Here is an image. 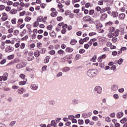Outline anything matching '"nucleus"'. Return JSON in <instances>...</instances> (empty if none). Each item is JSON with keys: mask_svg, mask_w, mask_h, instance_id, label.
Listing matches in <instances>:
<instances>
[{"mask_svg": "<svg viewBox=\"0 0 127 127\" xmlns=\"http://www.w3.org/2000/svg\"><path fill=\"white\" fill-rule=\"evenodd\" d=\"M75 118V116H73V115H70L68 116V119L69 120H73V119Z\"/></svg>", "mask_w": 127, "mask_h": 127, "instance_id": "obj_59", "label": "nucleus"}, {"mask_svg": "<svg viewBox=\"0 0 127 127\" xmlns=\"http://www.w3.org/2000/svg\"><path fill=\"white\" fill-rule=\"evenodd\" d=\"M40 52L41 53V54H44L46 53V49L45 48L41 49Z\"/></svg>", "mask_w": 127, "mask_h": 127, "instance_id": "obj_27", "label": "nucleus"}, {"mask_svg": "<svg viewBox=\"0 0 127 127\" xmlns=\"http://www.w3.org/2000/svg\"><path fill=\"white\" fill-rule=\"evenodd\" d=\"M13 5L15 6V7H16L19 5V2H15L13 4Z\"/></svg>", "mask_w": 127, "mask_h": 127, "instance_id": "obj_51", "label": "nucleus"}, {"mask_svg": "<svg viewBox=\"0 0 127 127\" xmlns=\"http://www.w3.org/2000/svg\"><path fill=\"white\" fill-rule=\"evenodd\" d=\"M37 21L38 22H41V21H43V17H42V16L39 17Z\"/></svg>", "mask_w": 127, "mask_h": 127, "instance_id": "obj_35", "label": "nucleus"}, {"mask_svg": "<svg viewBox=\"0 0 127 127\" xmlns=\"http://www.w3.org/2000/svg\"><path fill=\"white\" fill-rule=\"evenodd\" d=\"M106 57H107V56H106L105 54L103 55L102 56H100L98 58V62H102V59H105V58H106Z\"/></svg>", "mask_w": 127, "mask_h": 127, "instance_id": "obj_12", "label": "nucleus"}, {"mask_svg": "<svg viewBox=\"0 0 127 127\" xmlns=\"http://www.w3.org/2000/svg\"><path fill=\"white\" fill-rule=\"evenodd\" d=\"M112 54L113 55V56H116V55L118 54V52L116 51H113L112 52Z\"/></svg>", "mask_w": 127, "mask_h": 127, "instance_id": "obj_61", "label": "nucleus"}, {"mask_svg": "<svg viewBox=\"0 0 127 127\" xmlns=\"http://www.w3.org/2000/svg\"><path fill=\"white\" fill-rule=\"evenodd\" d=\"M5 62H6V60L5 59H4L0 62V64H1V65H3V64H4Z\"/></svg>", "mask_w": 127, "mask_h": 127, "instance_id": "obj_56", "label": "nucleus"}, {"mask_svg": "<svg viewBox=\"0 0 127 127\" xmlns=\"http://www.w3.org/2000/svg\"><path fill=\"white\" fill-rule=\"evenodd\" d=\"M25 13H26V12L25 11H23L22 12H20L19 16H23Z\"/></svg>", "mask_w": 127, "mask_h": 127, "instance_id": "obj_48", "label": "nucleus"}, {"mask_svg": "<svg viewBox=\"0 0 127 127\" xmlns=\"http://www.w3.org/2000/svg\"><path fill=\"white\" fill-rule=\"evenodd\" d=\"M38 25H39V23H38V21L37 20V21L34 23V27H37Z\"/></svg>", "mask_w": 127, "mask_h": 127, "instance_id": "obj_49", "label": "nucleus"}, {"mask_svg": "<svg viewBox=\"0 0 127 127\" xmlns=\"http://www.w3.org/2000/svg\"><path fill=\"white\" fill-rule=\"evenodd\" d=\"M94 91L97 92V94H101L102 93V87L100 86H96L94 88Z\"/></svg>", "mask_w": 127, "mask_h": 127, "instance_id": "obj_5", "label": "nucleus"}, {"mask_svg": "<svg viewBox=\"0 0 127 127\" xmlns=\"http://www.w3.org/2000/svg\"><path fill=\"white\" fill-rule=\"evenodd\" d=\"M62 19H63L62 16H59L57 18V20H58V21H61Z\"/></svg>", "mask_w": 127, "mask_h": 127, "instance_id": "obj_55", "label": "nucleus"}, {"mask_svg": "<svg viewBox=\"0 0 127 127\" xmlns=\"http://www.w3.org/2000/svg\"><path fill=\"white\" fill-rule=\"evenodd\" d=\"M27 39H28V36L27 35H26L25 37L21 38L22 41L27 40Z\"/></svg>", "mask_w": 127, "mask_h": 127, "instance_id": "obj_44", "label": "nucleus"}, {"mask_svg": "<svg viewBox=\"0 0 127 127\" xmlns=\"http://www.w3.org/2000/svg\"><path fill=\"white\" fill-rule=\"evenodd\" d=\"M70 0H68L65 1V4L66 5H70Z\"/></svg>", "mask_w": 127, "mask_h": 127, "instance_id": "obj_64", "label": "nucleus"}, {"mask_svg": "<svg viewBox=\"0 0 127 127\" xmlns=\"http://www.w3.org/2000/svg\"><path fill=\"white\" fill-rule=\"evenodd\" d=\"M85 51H86L84 49H82L79 50V53H80V54H83V53H85Z\"/></svg>", "mask_w": 127, "mask_h": 127, "instance_id": "obj_50", "label": "nucleus"}, {"mask_svg": "<svg viewBox=\"0 0 127 127\" xmlns=\"http://www.w3.org/2000/svg\"><path fill=\"white\" fill-rule=\"evenodd\" d=\"M8 74L7 72H5L3 74V76L0 77V81H6L7 80Z\"/></svg>", "mask_w": 127, "mask_h": 127, "instance_id": "obj_3", "label": "nucleus"}, {"mask_svg": "<svg viewBox=\"0 0 127 127\" xmlns=\"http://www.w3.org/2000/svg\"><path fill=\"white\" fill-rule=\"evenodd\" d=\"M112 41L114 43H116V42H117V41H118V38H117L116 37L113 38Z\"/></svg>", "mask_w": 127, "mask_h": 127, "instance_id": "obj_54", "label": "nucleus"}, {"mask_svg": "<svg viewBox=\"0 0 127 127\" xmlns=\"http://www.w3.org/2000/svg\"><path fill=\"white\" fill-rule=\"evenodd\" d=\"M120 34V30L119 29H116L114 33L113 34V35L114 36H118Z\"/></svg>", "mask_w": 127, "mask_h": 127, "instance_id": "obj_19", "label": "nucleus"}, {"mask_svg": "<svg viewBox=\"0 0 127 127\" xmlns=\"http://www.w3.org/2000/svg\"><path fill=\"white\" fill-rule=\"evenodd\" d=\"M72 105H78V104H79V101L77 99H73L72 101Z\"/></svg>", "mask_w": 127, "mask_h": 127, "instance_id": "obj_21", "label": "nucleus"}, {"mask_svg": "<svg viewBox=\"0 0 127 127\" xmlns=\"http://www.w3.org/2000/svg\"><path fill=\"white\" fill-rule=\"evenodd\" d=\"M94 13H95V10L94 9H91L89 11V15H93V14H94Z\"/></svg>", "mask_w": 127, "mask_h": 127, "instance_id": "obj_39", "label": "nucleus"}, {"mask_svg": "<svg viewBox=\"0 0 127 127\" xmlns=\"http://www.w3.org/2000/svg\"><path fill=\"white\" fill-rule=\"evenodd\" d=\"M96 40H97V39H92L90 40V41L88 43L91 46L92 44V42H94L96 41Z\"/></svg>", "mask_w": 127, "mask_h": 127, "instance_id": "obj_43", "label": "nucleus"}, {"mask_svg": "<svg viewBox=\"0 0 127 127\" xmlns=\"http://www.w3.org/2000/svg\"><path fill=\"white\" fill-rule=\"evenodd\" d=\"M111 89L112 90H113V91H116V90H118V89H119V86H118V85H113L111 87Z\"/></svg>", "mask_w": 127, "mask_h": 127, "instance_id": "obj_18", "label": "nucleus"}, {"mask_svg": "<svg viewBox=\"0 0 127 127\" xmlns=\"http://www.w3.org/2000/svg\"><path fill=\"white\" fill-rule=\"evenodd\" d=\"M26 33V30L24 29L23 30L22 32L20 33V36H21V37H22V36H24V34H25Z\"/></svg>", "mask_w": 127, "mask_h": 127, "instance_id": "obj_29", "label": "nucleus"}, {"mask_svg": "<svg viewBox=\"0 0 127 127\" xmlns=\"http://www.w3.org/2000/svg\"><path fill=\"white\" fill-rule=\"evenodd\" d=\"M12 48L10 46H8L5 48V52L9 53V52H11L12 51Z\"/></svg>", "mask_w": 127, "mask_h": 127, "instance_id": "obj_13", "label": "nucleus"}, {"mask_svg": "<svg viewBox=\"0 0 127 127\" xmlns=\"http://www.w3.org/2000/svg\"><path fill=\"white\" fill-rule=\"evenodd\" d=\"M14 58V55H11L7 57L8 60H12Z\"/></svg>", "mask_w": 127, "mask_h": 127, "instance_id": "obj_28", "label": "nucleus"}, {"mask_svg": "<svg viewBox=\"0 0 127 127\" xmlns=\"http://www.w3.org/2000/svg\"><path fill=\"white\" fill-rule=\"evenodd\" d=\"M50 60V57L49 56L46 57L45 60H44V63L45 64L48 63V62H49Z\"/></svg>", "mask_w": 127, "mask_h": 127, "instance_id": "obj_23", "label": "nucleus"}, {"mask_svg": "<svg viewBox=\"0 0 127 127\" xmlns=\"http://www.w3.org/2000/svg\"><path fill=\"white\" fill-rule=\"evenodd\" d=\"M24 47H25V44L21 43V44L20 45L21 49H24Z\"/></svg>", "mask_w": 127, "mask_h": 127, "instance_id": "obj_53", "label": "nucleus"}, {"mask_svg": "<svg viewBox=\"0 0 127 127\" xmlns=\"http://www.w3.org/2000/svg\"><path fill=\"white\" fill-rule=\"evenodd\" d=\"M58 52L59 54H63V53H64V51H63V50H60L58 51Z\"/></svg>", "mask_w": 127, "mask_h": 127, "instance_id": "obj_63", "label": "nucleus"}, {"mask_svg": "<svg viewBox=\"0 0 127 127\" xmlns=\"http://www.w3.org/2000/svg\"><path fill=\"white\" fill-rule=\"evenodd\" d=\"M23 98H27V97H29V93H25L23 94Z\"/></svg>", "mask_w": 127, "mask_h": 127, "instance_id": "obj_57", "label": "nucleus"}, {"mask_svg": "<svg viewBox=\"0 0 127 127\" xmlns=\"http://www.w3.org/2000/svg\"><path fill=\"white\" fill-rule=\"evenodd\" d=\"M19 62V60L18 59H15L14 61L11 62L10 63L11 64H16V63H18Z\"/></svg>", "mask_w": 127, "mask_h": 127, "instance_id": "obj_22", "label": "nucleus"}, {"mask_svg": "<svg viewBox=\"0 0 127 127\" xmlns=\"http://www.w3.org/2000/svg\"><path fill=\"white\" fill-rule=\"evenodd\" d=\"M109 30L110 32H114V31H115V27H110L109 28Z\"/></svg>", "mask_w": 127, "mask_h": 127, "instance_id": "obj_42", "label": "nucleus"}, {"mask_svg": "<svg viewBox=\"0 0 127 127\" xmlns=\"http://www.w3.org/2000/svg\"><path fill=\"white\" fill-rule=\"evenodd\" d=\"M40 52L38 50H37L36 52H34V55L35 57H38L39 55H40Z\"/></svg>", "mask_w": 127, "mask_h": 127, "instance_id": "obj_24", "label": "nucleus"}, {"mask_svg": "<svg viewBox=\"0 0 127 127\" xmlns=\"http://www.w3.org/2000/svg\"><path fill=\"white\" fill-rule=\"evenodd\" d=\"M70 70V68L68 67H65L63 68V72H68Z\"/></svg>", "mask_w": 127, "mask_h": 127, "instance_id": "obj_26", "label": "nucleus"}, {"mask_svg": "<svg viewBox=\"0 0 127 127\" xmlns=\"http://www.w3.org/2000/svg\"><path fill=\"white\" fill-rule=\"evenodd\" d=\"M49 104L50 106H54V105H55V101L51 100L49 102Z\"/></svg>", "mask_w": 127, "mask_h": 127, "instance_id": "obj_31", "label": "nucleus"}, {"mask_svg": "<svg viewBox=\"0 0 127 127\" xmlns=\"http://www.w3.org/2000/svg\"><path fill=\"white\" fill-rule=\"evenodd\" d=\"M51 126L53 127H57V124L55 120H53L51 122Z\"/></svg>", "mask_w": 127, "mask_h": 127, "instance_id": "obj_14", "label": "nucleus"}, {"mask_svg": "<svg viewBox=\"0 0 127 127\" xmlns=\"http://www.w3.org/2000/svg\"><path fill=\"white\" fill-rule=\"evenodd\" d=\"M78 124L80 125H84V120L79 119L78 120Z\"/></svg>", "mask_w": 127, "mask_h": 127, "instance_id": "obj_33", "label": "nucleus"}, {"mask_svg": "<svg viewBox=\"0 0 127 127\" xmlns=\"http://www.w3.org/2000/svg\"><path fill=\"white\" fill-rule=\"evenodd\" d=\"M127 119H126V118H124L120 121L121 124H125V123H127Z\"/></svg>", "mask_w": 127, "mask_h": 127, "instance_id": "obj_40", "label": "nucleus"}, {"mask_svg": "<svg viewBox=\"0 0 127 127\" xmlns=\"http://www.w3.org/2000/svg\"><path fill=\"white\" fill-rule=\"evenodd\" d=\"M125 17H126L125 13H121L119 15V18L121 20L125 19Z\"/></svg>", "mask_w": 127, "mask_h": 127, "instance_id": "obj_20", "label": "nucleus"}, {"mask_svg": "<svg viewBox=\"0 0 127 127\" xmlns=\"http://www.w3.org/2000/svg\"><path fill=\"white\" fill-rule=\"evenodd\" d=\"M117 117L118 119H121L122 117H124V113L120 112L117 113Z\"/></svg>", "mask_w": 127, "mask_h": 127, "instance_id": "obj_11", "label": "nucleus"}, {"mask_svg": "<svg viewBox=\"0 0 127 127\" xmlns=\"http://www.w3.org/2000/svg\"><path fill=\"white\" fill-rule=\"evenodd\" d=\"M19 33V31L16 30L14 31L13 35H15L16 36H17Z\"/></svg>", "mask_w": 127, "mask_h": 127, "instance_id": "obj_45", "label": "nucleus"}, {"mask_svg": "<svg viewBox=\"0 0 127 127\" xmlns=\"http://www.w3.org/2000/svg\"><path fill=\"white\" fill-rule=\"evenodd\" d=\"M31 20V17L27 16L25 18V21H26L27 22H29Z\"/></svg>", "mask_w": 127, "mask_h": 127, "instance_id": "obj_32", "label": "nucleus"}, {"mask_svg": "<svg viewBox=\"0 0 127 127\" xmlns=\"http://www.w3.org/2000/svg\"><path fill=\"white\" fill-rule=\"evenodd\" d=\"M25 84H26V81H20L19 82V85L20 86H23L24 85H25Z\"/></svg>", "mask_w": 127, "mask_h": 127, "instance_id": "obj_36", "label": "nucleus"}, {"mask_svg": "<svg viewBox=\"0 0 127 127\" xmlns=\"http://www.w3.org/2000/svg\"><path fill=\"white\" fill-rule=\"evenodd\" d=\"M16 123V122H15V121L11 122L9 124V127H13V126H14V125H15V123Z\"/></svg>", "mask_w": 127, "mask_h": 127, "instance_id": "obj_47", "label": "nucleus"}, {"mask_svg": "<svg viewBox=\"0 0 127 127\" xmlns=\"http://www.w3.org/2000/svg\"><path fill=\"white\" fill-rule=\"evenodd\" d=\"M34 56H28L27 58L28 61H32V60H34Z\"/></svg>", "mask_w": 127, "mask_h": 127, "instance_id": "obj_30", "label": "nucleus"}, {"mask_svg": "<svg viewBox=\"0 0 127 127\" xmlns=\"http://www.w3.org/2000/svg\"><path fill=\"white\" fill-rule=\"evenodd\" d=\"M26 63L21 62L17 64L16 68L17 69H20L21 68H23V67H26Z\"/></svg>", "mask_w": 127, "mask_h": 127, "instance_id": "obj_2", "label": "nucleus"}, {"mask_svg": "<svg viewBox=\"0 0 127 127\" xmlns=\"http://www.w3.org/2000/svg\"><path fill=\"white\" fill-rule=\"evenodd\" d=\"M10 13H11L12 14H15V13H16V12H17V11H16V9H12L10 11Z\"/></svg>", "mask_w": 127, "mask_h": 127, "instance_id": "obj_34", "label": "nucleus"}, {"mask_svg": "<svg viewBox=\"0 0 127 127\" xmlns=\"http://www.w3.org/2000/svg\"><path fill=\"white\" fill-rule=\"evenodd\" d=\"M36 34H37V29H35L33 31V34L31 36L32 39H35L36 38Z\"/></svg>", "mask_w": 127, "mask_h": 127, "instance_id": "obj_8", "label": "nucleus"}, {"mask_svg": "<svg viewBox=\"0 0 127 127\" xmlns=\"http://www.w3.org/2000/svg\"><path fill=\"white\" fill-rule=\"evenodd\" d=\"M50 36H52V37H54V38H55V37H56V34L55 33V32L53 31H50Z\"/></svg>", "mask_w": 127, "mask_h": 127, "instance_id": "obj_15", "label": "nucleus"}, {"mask_svg": "<svg viewBox=\"0 0 127 127\" xmlns=\"http://www.w3.org/2000/svg\"><path fill=\"white\" fill-rule=\"evenodd\" d=\"M74 13H79L80 12V9H77L73 10Z\"/></svg>", "mask_w": 127, "mask_h": 127, "instance_id": "obj_58", "label": "nucleus"}, {"mask_svg": "<svg viewBox=\"0 0 127 127\" xmlns=\"http://www.w3.org/2000/svg\"><path fill=\"white\" fill-rule=\"evenodd\" d=\"M31 89L33 90L34 91H36L38 89V86L36 85V84H31L30 86Z\"/></svg>", "mask_w": 127, "mask_h": 127, "instance_id": "obj_10", "label": "nucleus"}, {"mask_svg": "<svg viewBox=\"0 0 127 127\" xmlns=\"http://www.w3.org/2000/svg\"><path fill=\"white\" fill-rule=\"evenodd\" d=\"M98 71L96 69H89L87 72V75L90 78H94L95 76H97Z\"/></svg>", "mask_w": 127, "mask_h": 127, "instance_id": "obj_1", "label": "nucleus"}, {"mask_svg": "<svg viewBox=\"0 0 127 127\" xmlns=\"http://www.w3.org/2000/svg\"><path fill=\"white\" fill-rule=\"evenodd\" d=\"M123 62H124V60H122V59H120L118 61V63L119 65H121L122 64Z\"/></svg>", "mask_w": 127, "mask_h": 127, "instance_id": "obj_52", "label": "nucleus"}, {"mask_svg": "<svg viewBox=\"0 0 127 127\" xmlns=\"http://www.w3.org/2000/svg\"><path fill=\"white\" fill-rule=\"evenodd\" d=\"M70 43L71 45H75L77 43V41L75 39L71 40Z\"/></svg>", "mask_w": 127, "mask_h": 127, "instance_id": "obj_25", "label": "nucleus"}, {"mask_svg": "<svg viewBox=\"0 0 127 127\" xmlns=\"http://www.w3.org/2000/svg\"><path fill=\"white\" fill-rule=\"evenodd\" d=\"M105 25L106 26H111L113 25V22L109 21L108 22L106 23Z\"/></svg>", "mask_w": 127, "mask_h": 127, "instance_id": "obj_38", "label": "nucleus"}, {"mask_svg": "<svg viewBox=\"0 0 127 127\" xmlns=\"http://www.w3.org/2000/svg\"><path fill=\"white\" fill-rule=\"evenodd\" d=\"M11 23L12 24H16V18H14L11 20Z\"/></svg>", "mask_w": 127, "mask_h": 127, "instance_id": "obj_41", "label": "nucleus"}, {"mask_svg": "<svg viewBox=\"0 0 127 127\" xmlns=\"http://www.w3.org/2000/svg\"><path fill=\"white\" fill-rule=\"evenodd\" d=\"M97 33L96 32H91L89 34V36H93V35H96Z\"/></svg>", "mask_w": 127, "mask_h": 127, "instance_id": "obj_60", "label": "nucleus"}, {"mask_svg": "<svg viewBox=\"0 0 127 127\" xmlns=\"http://www.w3.org/2000/svg\"><path fill=\"white\" fill-rule=\"evenodd\" d=\"M73 49L70 47H67L65 49V52H68V53H71V52H73Z\"/></svg>", "mask_w": 127, "mask_h": 127, "instance_id": "obj_16", "label": "nucleus"}, {"mask_svg": "<svg viewBox=\"0 0 127 127\" xmlns=\"http://www.w3.org/2000/svg\"><path fill=\"white\" fill-rule=\"evenodd\" d=\"M108 17V14L106 13L102 14L101 16L100 19L101 20H106V19Z\"/></svg>", "mask_w": 127, "mask_h": 127, "instance_id": "obj_9", "label": "nucleus"}, {"mask_svg": "<svg viewBox=\"0 0 127 127\" xmlns=\"http://www.w3.org/2000/svg\"><path fill=\"white\" fill-rule=\"evenodd\" d=\"M57 14H58V12H53L51 13V16H52V17H56V16H57Z\"/></svg>", "mask_w": 127, "mask_h": 127, "instance_id": "obj_17", "label": "nucleus"}, {"mask_svg": "<svg viewBox=\"0 0 127 127\" xmlns=\"http://www.w3.org/2000/svg\"><path fill=\"white\" fill-rule=\"evenodd\" d=\"M92 120L93 121H97L99 120V118H98V117H97L96 116H94V117H92Z\"/></svg>", "mask_w": 127, "mask_h": 127, "instance_id": "obj_62", "label": "nucleus"}, {"mask_svg": "<svg viewBox=\"0 0 127 127\" xmlns=\"http://www.w3.org/2000/svg\"><path fill=\"white\" fill-rule=\"evenodd\" d=\"M1 20H2L3 21H5V20H6L8 18L7 14L5 12H3L1 13Z\"/></svg>", "mask_w": 127, "mask_h": 127, "instance_id": "obj_4", "label": "nucleus"}, {"mask_svg": "<svg viewBox=\"0 0 127 127\" xmlns=\"http://www.w3.org/2000/svg\"><path fill=\"white\" fill-rule=\"evenodd\" d=\"M13 29H14V27H13V28H10V29L8 30V33H12V32H13Z\"/></svg>", "mask_w": 127, "mask_h": 127, "instance_id": "obj_46", "label": "nucleus"}, {"mask_svg": "<svg viewBox=\"0 0 127 127\" xmlns=\"http://www.w3.org/2000/svg\"><path fill=\"white\" fill-rule=\"evenodd\" d=\"M23 88H19L18 89V93L19 94H23Z\"/></svg>", "mask_w": 127, "mask_h": 127, "instance_id": "obj_37", "label": "nucleus"}, {"mask_svg": "<svg viewBox=\"0 0 127 127\" xmlns=\"http://www.w3.org/2000/svg\"><path fill=\"white\" fill-rule=\"evenodd\" d=\"M92 116V113L89 112L88 113H83L82 118L83 119H88V118H90Z\"/></svg>", "mask_w": 127, "mask_h": 127, "instance_id": "obj_6", "label": "nucleus"}, {"mask_svg": "<svg viewBox=\"0 0 127 127\" xmlns=\"http://www.w3.org/2000/svg\"><path fill=\"white\" fill-rule=\"evenodd\" d=\"M83 20L85 22L87 21V22L91 21V20H92V18L91 17V16L89 15H86L83 18Z\"/></svg>", "mask_w": 127, "mask_h": 127, "instance_id": "obj_7", "label": "nucleus"}]
</instances>
